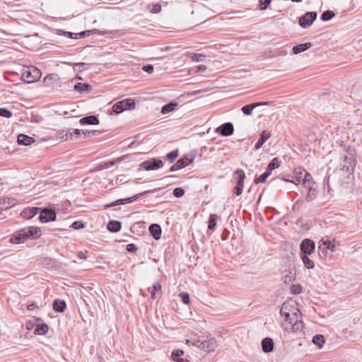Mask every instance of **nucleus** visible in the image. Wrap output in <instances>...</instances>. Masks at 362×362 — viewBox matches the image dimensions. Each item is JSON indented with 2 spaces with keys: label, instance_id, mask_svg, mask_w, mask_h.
<instances>
[{
  "label": "nucleus",
  "instance_id": "49",
  "mask_svg": "<svg viewBox=\"0 0 362 362\" xmlns=\"http://www.w3.org/2000/svg\"><path fill=\"white\" fill-rule=\"evenodd\" d=\"M305 172H307V171L305 170H300L299 171L294 172L295 175H296L295 181L296 182V183H298V185L300 182L301 180H303V175H305Z\"/></svg>",
  "mask_w": 362,
  "mask_h": 362
},
{
  "label": "nucleus",
  "instance_id": "53",
  "mask_svg": "<svg viewBox=\"0 0 362 362\" xmlns=\"http://www.w3.org/2000/svg\"><path fill=\"white\" fill-rule=\"evenodd\" d=\"M302 291V286L300 284L293 285L291 287V293L293 294H298Z\"/></svg>",
  "mask_w": 362,
  "mask_h": 362
},
{
  "label": "nucleus",
  "instance_id": "2",
  "mask_svg": "<svg viewBox=\"0 0 362 362\" xmlns=\"http://www.w3.org/2000/svg\"><path fill=\"white\" fill-rule=\"evenodd\" d=\"M281 316L285 317V320L289 324H292L299 320L300 310L295 306H291L284 303L280 310Z\"/></svg>",
  "mask_w": 362,
  "mask_h": 362
},
{
  "label": "nucleus",
  "instance_id": "32",
  "mask_svg": "<svg viewBox=\"0 0 362 362\" xmlns=\"http://www.w3.org/2000/svg\"><path fill=\"white\" fill-rule=\"evenodd\" d=\"M177 106H178L177 103L170 102L162 107L160 112L163 115L168 114V113L173 111Z\"/></svg>",
  "mask_w": 362,
  "mask_h": 362
},
{
  "label": "nucleus",
  "instance_id": "42",
  "mask_svg": "<svg viewBox=\"0 0 362 362\" xmlns=\"http://www.w3.org/2000/svg\"><path fill=\"white\" fill-rule=\"evenodd\" d=\"M184 354V351L182 350H176L172 353V358L174 361L177 362L182 359L181 356Z\"/></svg>",
  "mask_w": 362,
  "mask_h": 362
},
{
  "label": "nucleus",
  "instance_id": "26",
  "mask_svg": "<svg viewBox=\"0 0 362 362\" xmlns=\"http://www.w3.org/2000/svg\"><path fill=\"white\" fill-rule=\"evenodd\" d=\"M303 185L307 189L310 187L316 186L317 184L315 181H313V178L312 175L308 173L305 172V175L303 178Z\"/></svg>",
  "mask_w": 362,
  "mask_h": 362
},
{
  "label": "nucleus",
  "instance_id": "43",
  "mask_svg": "<svg viewBox=\"0 0 362 362\" xmlns=\"http://www.w3.org/2000/svg\"><path fill=\"white\" fill-rule=\"evenodd\" d=\"M98 33H99V30L98 29H93V30H85V31L81 32V33H78V35L80 37H85L90 36L91 34Z\"/></svg>",
  "mask_w": 362,
  "mask_h": 362
},
{
  "label": "nucleus",
  "instance_id": "37",
  "mask_svg": "<svg viewBox=\"0 0 362 362\" xmlns=\"http://www.w3.org/2000/svg\"><path fill=\"white\" fill-rule=\"evenodd\" d=\"M300 258L307 269H313L315 267L314 262L308 258V255H300Z\"/></svg>",
  "mask_w": 362,
  "mask_h": 362
},
{
  "label": "nucleus",
  "instance_id": "22",
  "mask_svg": "<svg viewBox=\"0 0 362 362\" xmlns=\"http://www.w3.org/2000/svg\"><path fill=\"white\" fill-rule=\"evenodd\" d=\"M271 133L267 131H263L261 134L260 137L258 139V141L256 142L255 145V148L256 150L259 149L263 144L266 142V141L271 137Z\"/></svg>",
  "mask_w": 362,
  "mask_h": 362
},
{
  "label": "nucleus",
  "instance_id": "46",
  "mask_svg": "<svg viewBox=\"0 0 362 362\" xmlns=\"http://www.w3.org/2000/svg\"><path fill=\"white\" fill-rule=\"evenodd\" d=\"M283 281L285 284H289L295 279V274L289 272L288 274H285L282 276Z\"/></svg>",
  "mask_w": 362,
  "mask_h": 362
},
{
  "label": "nucleus",
  "instance_id": "8",
  "mask_svg": "<svg viewBox=\"0 0 362 362\" xmlns=\"http://www.w3.org/2000/svg\"><path fill=\"white\" fill-rule=\"evenodd\" d=\"M163 165V161L158 158H151L140 164V168L145 170H153L160 168Z\"/></svg>",
  "mask_w": 362,
  "mask_h": 362
},
{
  "label": "nucleus",
  "instance_id": "12",
  "mask_svg": "<svg viewBox=\"0 0 362 362\" xmlns=\"http://www.w3.org/2000/svg\"><path fill=\"white\" fill-rule=\"evenodd\" d=\"M216 132L223 136H229L233 134L234 127L231 122H226L216 128Z\"/></svg>",
  "mask_w": 362,
  "mask_h": 362
},
{
  "label": "nucleus",
  "instance_id": "31",
  "mask_svg": "<svg viewBox=\"0 0 362 362\" xmlns=\"http://www.w3.org/2000/svg\"><path fill=\"white\" fill-rule=\"evenodd\" d=\"M81 134V132L80 129H74L71 132H68L65 134V140H74L79 138Z\"/></svg>",
  "mask_w": 362,
  "mask_h": 362
},
{
  "label": "nucleus",
  "instance_id": "5",
  "mask_svg": "<svg viewBox=\"0 0 362 362\" xmlns=\"http://www.w3.org/2000/svg\"><path fill=\"white\" fill-rule=\"evenodd\" d=\"M317 13L315 11L306 12L299 18V25L303 28H308L312 25L313 23L317 18Z\"/></svg>",
  "mask_w": 362,
  "mask_h": 362
},
{
  "label": "nucleus",
  "instance_id": "64",
  "mask_svg": "<svg viewBox=\"0 0 362 362\" xmlns=\"http://www.w3.org/2000/svg\"><path fill=\"white\" fill-rule=\"evenodd\" d=\"M123 177H124V175H119V176L117 177V180H119L120 182H126L124 180Z\"/></svg>",
  "mask_w": 362,
  "mask_h": 362
},
{
  "label": "nucleus",
  "instance_id": "10",
  "mask_svg": "<svg viewBox=\"0 0 362 362\" xmlns=\"http://www.w3.org/2000/svg\"><path fill=\"white\" fill-rule=\"evenodd\" d=\"M300 255H310L315 249V244L310 239H304L300 245Z\"/></svg>",
  "mask_w": 362,
  "mask_h": 362
},
{
  "label": "nucleus",
  "instance_id": "58",
  "mask_svg": "<svg viewBox=\"0 0 362 362\" xmlns=\"http://www.w3.org/2000/svg\"><path fill=\"white\" fill-rule=\"evenodd\" d=\"M64 35L70 38H77L78 33H73L68 31H64Z\"/></svg>",
  "mask_w": 362,
  "mask_h": 362
},
{
  "label": "nucleus",
  "instance_id": "60",
  "mask_svg": "<svg viewBox=\"0 0 362 362\" xmlns=\"http://www.w3.org/2000/svg\"><path fill=\"white\" fill-rule=\"evenodd\" d=\"M36 308H37V305L36 303H33L31 304H29L28 306H27V309L28 310H33L34 309H35Z\"/></svg>",
  "mask_w": 362,
  "mask_h": 362
},
{
  "label": "nucleus",
  "instance_id": "59",
  "mask_svg": "<svg viewBox=\"0 0 362 362\" xmlns=\"http://www.w3.org/2000/svg\"><path fill=\"white\" fill-rule=\"evenodd\" d=\"M103 133V131H100V130H90V132H88V136H95L98 134H101Z\"/></svg>",
  "mask_w": 362,
  "mask_h": 362
},
{
  "label": "nucleus",
  "instance_id": "56",
  "mask_svg": "<svg viewBox=\"0 0 362 362\" xmlns=\"http://www.w3.org/2000/svg\"><path fill=\"white\" fill-rule=\"evenodd\" d=\"M126 249L129 252H135L137 250L136 246L133 243L128 244Z\"/></svg>",
  "mask_w": 362,
  "mask_h": 362
},
{
  "label": "nucleus",
  "instance_id": "15",
  "mask_svg": "<svg viewBox=\"0 0 362 362\" xmlns=\"http://www.w3.org/2000/svg\"><path fill=\"white\" fill-rule=\"evenodd\" d=\"M270 102H258L255 103H251L249 105H246L243 107H242L241 110L243 112V114L246 115H250L252 112V110L259 106H264V105H269Z\"/></svg>",
  "mask_w": 362,
  "mask_h": 362
},
{
  "label": "nucleus",
  "instance_id": "11",
  "mask_svg": "<svg viewBox=\"0 0 362 362\" xmlns=\"http://www.w3.org/2000/svg\"><path fill=\"white\" fill-rule=\"evenodd\" d=\"M56 217H57L56 212L54 209L44 208L41 211L39 218L41 222L47 223V222L55 221Z\"/></svg>",
  "mask_w": 362,
  "mask_h": 362
},
{
  "label": "nucleus",
  "instance_id": "33",
  "mask_svg": "<svg viewBox=\"0 0 362 362\" xmlns=\"http://www.w3.org/2000/svg\"><path fill=\"white\" fill-rule=\"evenodd\" d=\"M279 166V160L278 158H274L267 165L266 171L271 175L272 172Z\"/></svg>",
  "mask_w": 362,
  "mask_h": 362
},
{
  "label": "nucleus",
  "instance_id": "48",
  "mask_svg": "<svg viewBox=\"0 0 362 362\" xmlns=\"http://www.w3.org/2000/svg\"><path fill=\"white\" fill-rule=\"evenodd\" d=\"M269 175H269V174H268V173L264 172V173L263 174H262L259 177H256V178L255 179V182L256 184H258V183H259V182H262V183L265 182H266V180H267V177H268Z\"/></svg>",
  "mask_w": 362,
  "mask_h": 362
},
{
  "label": "nucleus",
  "instance_id": "50",
  "mask_svg": "<svg viewBox=\"0 0 362 362\" xmlns=\"http://www.w3.org/2000/svg\"><path fill=\"white\" fill-rule=\"evenodd\" d=\"M205 58L206 56L200 53H195L191 57L193 62H203L205 59Z\"/></svg>",
  "mask_w": 362,
  "mask_h": 362
},
{
  "label": "nucleus",
  "instance_id": "14",
  "mask_svg": "<svg viewBox=\"0 0 362 362\" xmlns=\"http://www.w3.org/2000/svg\"><path fill=\"white\" fill-rule=\"evenodd\" d=\"M193 159L191 158H189L187 156H184L180 158L179 160H177V162L173 165L170 168V172H174L176 170H178L180 169H182L187 165H188L189 163L192 162Z\"/></svg>",
  "mask_w": 362,
  "mask_h": 362
},
{
  "label": "nucleus",
  "instance_id": "18",
  "mask_svg": "<svg viewBox=\"0 0 362 362\" xmlns=\"http://www.w3.org/2000/svg\"><path fill=\"white\" fill-rule=\"evenodd\" d=\"M28 239L35 240L41 236V230L38 227L29 226L25 228Z\"/></svg>",
  "mask_w": 362,
  "mask_h": 362
},
{
  "label": "nucleus",
  "instance_id": "52",
  "mask_svg": "<svg viewBox=\"0 0 362 362\" xmlns=\"http://www.w3.org/2000/svg\"><path fill=\"white\" fill-rule=\"evenodd\" d=\"M179 296L184 304L187 305L189 303V296L187 293L182 292Z\"/></svg>",
  "mask_w": 362,
  "mask_h": 362
},
{
  "label": "nucleus",
  "instance_id": "34",
  "mask_svg": "<svg viewBox=\"0 0 362 362\" xmlns=\"http://www.w3.org/2000/svg\"><path fill=\"white\" fill-rule=\"evenodd\" d=\"M91 90V86L88 83H77L74 86V90L77 92L90 91Z\"/></svg>",
  "mask_w": 362,
  "mask_h": 362
},
{
  "label": "nucleus",
  "instance_id": "35",
  "mask_svg": "<svg viewBox=\"0 0 362 362\" xmlns=\"http://www.w3.org/2000/svg\"><path fill=\"white\" fill-rule=\"evenodd\" d=\"M291 325V329L293 332H296L298 331H303L304 328V323L300 319L299 320L290 324Z\"/></svg>",
  "mask_w": 362,
  "mask_h": 362
},
{
  "label": "nucleus",
  "instance_id": "13",
  "mask_svg": "<svg viewBox=\"0 0 362 362\" xmlns=\"http://www.w3.org/2000/svg\"><path fill=\"white\" fill-rule=\"evenodd\" d=\"M27 239H28V235L26 233V228H23L17 231L16 234L11 238L10 241L13 244H21L24 243Z\"/></svg>",
  "mask_w": 362,
  "mask_h": 362
},
{
  "label": "nucleus",
  "instance_id": "45",
  "mask_svg": "<svg viewBox=\"0 0 362 362\" xmlns=\"http://www.w3.org/2000/svg\"><path fill=\"white\" fill-rule=\"evenodd\" d=\"M322 245L325 246L323 249H329L332 252H334L335 250V245L334 243H332L330 240H321Z\"/></svg>",
  "mask_w": 362,
  "mask_h": 362
},
{
  "label": "nucleus",
  "instance_id": "39",
  "mask_svg": "<svg viewBox=\"0 0 362 362\" xmlns=\"http://www.w3.org/2000/svg\"><path fill=\"white\" fill-rule=\"evenodd\" d=\"M335 16V13L334 11L330 10H327L324 11L320 16V19L322 21H328L331 20L332 18H334Z\"/></svg>",
  "mask_w": 362,
  "mask_h": 362
},
{
  "label": "nucleus",
  "instance_id": "41",
  "mask_svg": "<svg viewBox=\"0 0 362 362\" xmlns=\"http://www.w3.org/2000/svg\"><path fill=\"white\" fill-rule=\"evenodd\" d=\"M160 290H161V285H160V282H156L155 284H153V285L152 286V289L151 291V298L156 299V291H160Z\"/></svg>",
  "mask_w": 362,
  "mask_h": 362
},
{
  "label": "nucleus",
  "instance_id": "1",
  "mask_svg": "<svg viewBox=\"0 0 362 362\" xmlns=\"http://www.w3.org/2000/svg\"><path fill=\"white\" fill-rule=\"evenodd\" d=\"M344 163L339 168L333 170H331L330 168L328 169L324 182L327 184L329 190L332 185L334 187L342 185L354 171L355 164L351 156H344Z\"/></svg>",
  "mask_w": 362,
  "mask_h": 362
},
{
  "label": "nucleus",
  "instance_id": "9",
  "mask_svg": "<svg viewBox=\"0 0 362 362\" xmlns=\"http://www.w3.org/2000/svg\"><path fill=\"white\" fill-rule=\"evenodd\" d=\"M150 192H151V191H145L144 192H141V193H139L138 194L134 195V196H132L131 197L117 199V200H116L115 202H111L110 204H107L105 205V208H110V207L115 206H117V205L126 204L132 203V202L137 200L142 195L146 194L147 193H150Z\"/></svg>",
  "mask_w": 362,
  "mask_h": 362
},
{
  "label": "nucleus",
  "instance_id": "55",
  "mask_svg": "<svg viewBox=\"0 0 362 362\" xmlns=\"http://www.w3.org/2000/svg\"><path fill=\"white\" fill-rule=\"evenodd\" d=\"M142 69L145 72L151 74L153 71V66L151 64H146L142 67Z\"/></svg>",
  "mask_w": 362,
  "mask_h": 362
},
{
  "label": "nucleus",
  "instance_id": "51",
  "mask_svg": "<svg viewBox=\"0 0 362 362\" xmlns=\"http://www.w3.org/2000/svg\"><path fill=\"white\" fill-rule=\"evenodd\" d=\"M185 194V190L181 188V187H177L175 189H174L173 192V194L177 197V198H180L181 197H182Z\"/></svg>",
  "mask_w": 362,
  "mask_h": 362
},
{
  "label": "nucleus",
  "instance_id": "7",
  "mask_svg": "<svg viewBox=\"0 0 362 362\" xmlns=\"http://www.w3.org/2000/svg\"><path fill=\"white\" fill-rule=\"evenodd\" d=\"M233 176L234 177H237V183L234 188V192L237 196H240L243 192L245 174L242 169H238L234 172Z\"/></svg>",
  "mask_w": 362,
  "mask_h": 362
},
{
  "label": "nucleus",
  "instance_id": "23",
  "mask_svg": "<svg viewBox=\"0 0 362 362\" xmlns=\"http://www.w3.org/2000/svg\"><path fill=\"white\" fill-rule=\"evenodd\" d=\"M79 123L81 125H88V124H98L99 119L96 116L89 115L81 118L79 120Z\"/></svg>",
  "mask_w": 362,
  "mask_h": 362
},
{
  "label": "nucleus",
  "instance_id": "3",
  "mask_svg": "<svg viewBox=\"0 0 362 362\" xmlns=\"http://www.w3.org/2000/svg\"><path fill=\"white\" fill-rule=\"evenodd\" d=\"M41 71L35 67V66H29L23 70L21 78L23 81L27 83H31L35 81L39 80L41 77Z\"/></svg>",
  "mask_w": 362,
  "mask_h": 362
},
{
  "label": "nucleus",
  "instance_id": "6",
  "mask_svg": "<svg viewBox=\"0 0 362 362\" xmlns=\"http://www.w3.org/2000/svg\"><path fill=\"white\" fill-rule=\"evenodd\" d=\"M217 346L216 340L211 336H207L206 339L202 340L198 345V348L206 352L214 351Z\"/></svg>",
  "mask_w": 362,
  "mask_h": 362
},
{
  "label": "nucleus",
  "instance_id": "28",
  "mask_svg": "<svg viewBox=\"0 0 362 362\" xmlns=\"http://www.w3.org/2000/svg\"><path fill=\"white\" fill-rule=\"evenodd\" d=\"M53 309L59 313H62L66 308V304L64 300L56 299L52 304Z\"/></svg>",
  "mask_w": 362,
  "mask_h": 362
},
{
  "label": "nucleus",
  "instance_id": "61",
  "mask_svg": "<svg viewBox=\"0 0 362 362\" xmlns=\"http://www.w3.org/2000/svg\"><path fill=\"white\" fill-rule=\"evenodd\" d=\"M197 72L204 71L206 69V66L204 65H199L197 66Z\"/></svg>",
  "mask_w": 362,
  "mask_h": 362
},
{
  "label": "nucleus",
  "instance_id": "21",
  "mask_svg": "<svg viewBox=\"0 0 362 362\" xmlns=\"http://www.w3.org/2000/svg\"><path fill=\"white\" fill-rule=\"evenodd\" d=\"M262 349L264 353L272 352L274 349V341L269 337L264 338L262 341Z\"/></svg>",
  "mask_w": 362,
  "mask_h": 362
},
{
  "label": "nucleus",
  "instance_id": "63",
  "mask_svg": "<svg viewBox=\"0 0 362 362\" xmlns=\"http://www.w3.org/2000/svg\"><path fill=\"white\" fill-rule=\"evenodd\" d=\"M202 341H201V340H199V339H197V340H195L194 341H193V342H192V344H193L195 346L198 347L199 344V343H202Z\"/></svg>",
  "mask_w": 362,
  "mask_h": 362
},
{
  "label": "nucleus",
  "instance_id": "62",
  "mask_svg": "<svg viewBox=\"0 0 362 362\" xmlns=\"http://www.w3.org/2000/svg\"><path fill=\"white\" fill-rule=\"evenodd\" d=\"M77 256L81 259H86V255L83 252H78Z\"/></svg>",
  "mask_w": 362,
  "mask_h": 362
},
{
  "label": "nucleus",
  "instance_id": "30",
  "mask_svg": "<svg viewBox=\"0 0 362 362\" xmlns=\"http://www.w3.org/2000/svg\"><path fill=\"white\" fill-rule=\"evenodd\" d=\"M218 218V216L216 214H211L209 216L208 221V233L209 231L212 232L215 230Z\"/></svg>",
  "mask_w": 362,
  "mask_h": 362
},
{
  "label": "nucleus",
  "instance_id": "40",
  "mask_svg": "<svg viewBox=\"0 0 362 362\" xmlns=\"http://www.w3.org/2000/svg\"><path fill=\"white\" fill-rule=\"evenodd\" d=\"M178 156V149H176L168 153L165 156V159H167L168 160H169L170 163H172L174 162V160Z\"/></svg>",
  "mask_w": 362,
  "mask_h": 362
},
{
  "label": "nucleus",
  "instance_id": "17",
  "mask_svg": "<svg viewBox=\"0 0 362 362\" xmlns=\"http://www.w3.org/2000/svg\"><path fill=\"white\" fill-rule=\"evenodd\" d=\"M59 81V76L57 74H50L44 78L43 85L46 87H53Z\"/></svg>",
  "mask_w": 362,
  "mask_h": 362
},
{
  "label": "nucleus",
  "instance_id": "44",
  "mask_svg": "<svg viewBox=\"0 0 362 362\" xmlns=\"http://www.w3.org/2000/svg\"><path fill=\"white\" fill-rule=\"evenodd\" d=\"M12 112L8 110L7 108L0 107V116L6 118H10L12 117Z\"/></svg>",
  "mask_w": 362,
  "mask_h": 362
},
{
  "label": "nucleus",
  "instance_id": "16",
  "mask_svg": "<svg viewBox=\"0 0 362 362\" xmlns=\"http://www.w3.org/2000/svg\"><path fill=\"white\" fill-rule=\"evenodd\" d=\"M17 200L13 197H0V209H8L15 206Z\"/></svg>",
  "mask_w": 362,
  "mask_h": 362
},
{
  "label": "nucleus",
  "instance_id": "24",
  "mask_svg": "<svg viewBox=\"0 0 362 362\" xmlns=\"http://www.w3.org/2000/svg\"><path fill=\"white\" fill-rule=\"evenodd\" d=\"M35 141V139L25 134H21L18 136V143L20 145L28 146Z\"/></svg>",
  "mask_w": 362,
  "mask_h": 362
},
{
  "label": "nucleus",
  "instance_id": "29",
  "mask_svg": "<svg viewBox=\"0 0 362 362\" xmlns=\"http://www.w3.org/2000/svg\"><path fill=\"white\" fill-rule=\"evenodd\" d=\"M311 47L312 44L310 42L299 44L293 47V52L294 54H299L309 49Z\"/></svg>",
  "mask_w": 362,
  "mask_h": 362
},
{
  "label": "nucleus",
  "instance_id": "57",
  "mask_svg": "<svg viewBox=\"0 0 362 362\" xmlns=\"http://www.w3.org/2000/svg\"><path fill=\"white\" fill-rule=\"evenodd\" d=\"M86 65H87V64L83 63V62L76 63V64H74V69L78 70V71H81V67H83Z\"/></svg>",
  "mask_w": 362,
  "mask_h": 362
},
{
  "label": "nucleus",
  "instance_id": "25",
  "mask_svg": "<svg viewBox=\"0 0 362 362\" xmlns=\"http://www.w3.org/2000/svg\"><path fill=\"white\" fill-rule=\"evenodd\" d=\"M308 189V193L305 197V200L308 202H312L315 200L317 196L318 191H317V185L310 187Z\"/></svg>",
  "mask_w": 362,
  "mask_h": 362
},
{
  "label": "nucleus",
  "instance_id": "19",
  "mask_svg": "<svg viewBox=\"0 0 362 362\" xmlns=\"http://www.w3.org/2000/svg\"><path fill=\"white\" fill-rule=\"evenodd\" d=\"M39 209L38 207H28L21 212V216L23 218L30 219L37 214Z\"/></svg>",
  "mask_w": 362,
  "mask_h": 362
},
{
  "label": "nucleus",
  "instance_id": "54",
  "mask_svg": "<svg viewBox=\"0 0 362 362\" xmlns=\"http://www.w3.org/2000/svg\"><path fill=\"white\" fill-rule=\"evenodd\" d=\"M71 227L74 229H81L84 227V224L82 221H76L72 223Z\"/></svg>",
  "mask_w": 362,
  "mask_h": 362
},
{
  "label": "nucleus",
  "instance_id": "4",
  "mask_svg": "<svg viewBox=\"0 0 362 362\" xmlns=\"http://www.w3.org/2000/svg\"><path fill=\"white\" fill-rule=\"evenodd\" d=\"M135 103L132 99H125L115 103L112 106V110L116 114L122 113L124 110L134 109Z\"/></svg>",
  "mask_w": 362,
  "mask_h": 362
},
{
  "label": "nucleus",
  "instance_id": "27",
  "mask_svg": "<svg viewBox=\"0 0 362 362\" xmlns=\"http://www.w3.org/2000/svg\"><path fill=\"white\" fill-rule=\"evenodd\" d=\"M122 224L118 221H110L107 225V228L112 233H117L121 230Z\"/></svg>",
  "mask_w": 362,
  "mask_h": 362
},
{
  "label": "nucleus",
  "instance_id": "20",
  "mask_svg": "<svg viewBox=\"0 0 362 362\" xmlns=\"http://www.w3.org/2000/svg\"><path fill=\"white\" fill-rule=\"evenodd\" d=\"M148 229L151 235L155 240H158L160 239L162 230L158 224L153 223L150 225Z\"/></svg>",
  "mask_w": 362,
  "mask_h": 362
},
{
  "label": "nucleus",
  "instance_id": "36",
  "mask_svg": "<svg viewBox=\"0 0 362 362\" xmlns=\"http://www.w3.org/2000/svg\"><path fill=\"white\" fill-rule=\"evenodd\" d=\"M313 342L319 348H322L325 342V337L322 334H316L313 338Z\"/></svg>",
  "mask_w": 362,
  "mask_h": 362
},
{
  "label": "nucleus",
  "instance_id": "38",
  "mask_svg": "<svg viewBox=\"0 0 362 362\" xmlns=\"http://www.w3.org/2000/svg\"><path fill=\"white\" fill-rule=\"evenodd\" d=\"M49 327L46 324L37 325L36 328L35 329V334L42 335L46 334L48 332Z\"/></svg>",
  "mask_w": 362,
  "mask_h": 362
},
{
  "label": "nucleus",
  "instance_id": "47",
  "mask_svg": "<svg viewBox=\"0 0 362 362\" xmlns=\"http://www.w3.org/2000/svg\"><path fill=\"white\" fill-rule=\"evenodd\" d=\"M270 4H271V0H259V10H261V11L266 10Z\"/></svg>",
  "mask_w": 362,
  "mask_h": 362
}]
</instances>
